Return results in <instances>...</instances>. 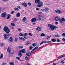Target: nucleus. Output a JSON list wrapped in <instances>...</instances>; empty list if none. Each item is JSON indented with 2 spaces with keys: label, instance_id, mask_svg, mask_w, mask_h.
Returning a JSON list of instances; mask_svg holds the SVG:
<instances>
[{
  "label": "nucleus",
  "instance_id": "1",
  "mask_svg": "<svg viewBox=\"0 0 65 65\" xmlns=\"http://www.w3.org/2000/svg\"><path fill=\"white\" fill-rule=\"evenodd\" d=\"M4 31L6 32L7 36H10V34H9L10 32V29L7 26H5L4 27Z\"/></svg>",
  "mask_w": 65,
  "mask_h": 65
},
{
  "label": "nucleus",
  "instance_id": "2",
  "mask_svg": "<svg viewBox=\"0 0 65 65\" xmlns=\"http://www.w3.org/2000/svg\"><path fill=\"white\" fill-rule=\"evenodd\" d=\"M48 27H49L51 29V30H54L55 29H56L57 27L53 25H51V24H48Z\"/></svg>",
  "mask_w": 65,
  "mask_h": 65
},
{
  "label": "nucleus",
  "instance_id": "3",
  "mask_svg": "<svg viewBox=\"0 0 65 65\" xmlns=\"http://www.w3.org/2000/svg\"><path fill=\"white\" fill-rule=\"evenodd\" d=\"M40 4V5H39V4H38L37 5V6L38 7H40L42 6L43 5V3L42 2H41V4Z\"/></svg>",
  "mask_w": 65,
  "mask_h": 65
},
{
  "label": "nucleus",
  "instance_id": "4",
  "mask_svg": "<svg viewBox=\"0 0 65 65\" xmlns=\"http://www.w3.org/2000/svg\"><path fill=\"white\" fill-rule=\"evenodd\" d=\"M6 15V12H4L2 13L1 15V16L2 18H4L5 17V16Z\"/></svg>",
  "mask_w": 65,
  "mask_h": 65
},
{
  "label": "nucleus",
  "instance_id": "5",
  "mask_svg": "<svg viewBox=\"0 0 65 65\" xmlns=\"http://www.w3.org/2000/svg\"><path fill=\"white\" fill-rule=\"evenodd\" d=\"M48 10H49V8H45L44 9H41V10H42L43 11H44V12H47V11H48Z\"/></svg>",
  "mask_w": 65,
  "mask_h": 65
},
{
  "label": "nucleus",
  "instance_id": "6",
  "mask_svg": "<svg viewBox=\"0 0 65 65\" xmlns=\"http://www.w3.org/2000/svg\"><path fill=\"white\" fill-rule=\"evenodd\" d=\"M55 12L57 13H58L59 14H61L62 13V11L59 10H55Z\"/></svg>",
  "mask_w": 65,
  "mask_h": 65
},
{
  "label": "nucleus",
  "instance_id": "7",
  "mask_svg": "<svg viewBox=\"0 0 65 65\" xmlns=\"http://www.w3.org/2000/svg\"><path fill=\"white\" fill-rule=\"evenodd\" d=\"M31 53L30 52H27L26 53V55L27 57H30V56H31Z\"/></svg>",
  "mask_w": 65,
  "mask_h": 65
},
{
  "label": "nucleus",
  "instance_id": "8",
  "mask_svg": "<svg viewBox=\"0 0 65 65\" xmlns=\"http://www.w3.org/2000/svg\"><path fill=\"white\" fill-rule=\"evenodd\" d=\"M35 3H38V4H41V2L39 0H35Z\"/></svg>",
  "mask_w": 65,
  "mask_h": 65
},
{
  "label": "nucleus",
  "instance_id": "9",
  "mask_svg": "<svg viewBox=\"0 0 65 65\" xmlns=\"http://www.w3.org/2000/svg\"><path fill=\"white\" fill-rule=\"evenodd\" d=\"M18 56L20 57H21L22 56V52L21 51H19V53L18 54Z\"/></svg>",
  "mask_w": 65,
  "mask_h": 65
},
{
  "label": "nucleus",
  "instance_id": "10",
  "mask_svg": "<svg viewBox=\"0 0 65 65\" xmlns=\"http://www.w3.org/2000/svg\"><path fill=\"white\" fill-rule=\"evenodd\" d=\"M20 51H21V53L22 52L23 53V54H25V53H26V50H25V49H22L20 50Z\"/></svg>",
  "mask_w": 65,
  "mask_h": 65
},
{
  "label": "nucleus",
  "instance_id": "11",
  "mask_svg": "<svg viewBox=\"0 0 65 65\" xmlns=\"http://www.w3.org/2000/svg\"><path fill=\"white\" fill-rule=\"evenodd\" d=\"M60 19V17L57 16L55 17V21H59Z\"/></svg>",
  "mask_w": 65,
  "mask_h": 65
},
{
  "label": "nucleus",
  "instance_id": "12",
  "mask_svg": "<svg viewBox=\"0 0 65 65\" xmlns=\"http://www.w3.org/2000/svg\"><path fill=\"white\" fill-rule=\"evenodd\" d=\"M19 38L20 40H22V41H25V39L21 37H19Z\"/></svg>",
  "mask_w": 65,
  "mask_h": 65
},
{
  "label": "nucleus",
  "instance_id": "13",
  "mask_svg": "<svg viewBox=\"0 0 65 65\" xmlns=\"http://www.w3.org/2000/svg\"><path fill=\"white\" fill-rule=\"evenodd\" d=\"M13 39L12 37H10L8 39V40H9V41L10 42H12L13 41Z\"/></svg>",
  "mask_w": 65,
  "mask_h": 65
},
{
  "label": "nucleus",
  "instance_id": "14",
  "mask_svg": "<svg viewBox=\"0 0 65 65\" xmlns=\"http://www.w3.org/2000/svg\"><path fill=\"white\" fill-rule=\"evenodd\" d=\"M36 30L38 31H41L42 29H41V27H39L36 28Z\"/></svg>",
  "mask_w": 65,
  "mask_h": 65
},
{
  "label": "nucleus",
  "instance_id": "15",
  "mask_svg": "<svg viewBox=\"0 0 65 65\" xmlns=\"http://www.w3.org/2000/svg\"><path fill=\"white\" fill-rule=\"evenodd\" d=\"M22 5L24 6V7H27V6H28V5H27V3H22Z\"/></svg>",
  "mask_w": 65,
  "mask_h": 65
},
{
  "label": "nucleus",
  "instance_id": "16",
  "mask_svg": "<svg viewBox=\"0 0 65 65\" xmlns=\"http://www.w3.org/2000/svg\"><path fill=\"white\" fill-rule=\"evenodd\" d=\"M36 21V18H33L32 19L31 21L32 22H34Z\"/></svg>",
  "mask_w": 65,
  "mask_h": 65
},
{
  "label": "nucleus",
  "instance_id": "17",
  "mask_svg": "<svg viewBox=\"0 0 65 65\" xmlns=\"http://www.w3.org/2000/svg\"><path fill=\"white\" fill-rule=\"evenodd\" d=\"M37 48H38V47H35L32 50V51L31 52V53H33L34 52H33L34 51H35V50H36V49H37Z\"/></svg>",
  "mask_w": 65,
  "mask_h": 65
},
{
  "label": "nucleus",
  "instance_id": "18",
  "mask_svg": "<svg viewBox=\"0 0 65 65\" xmlns=\"http://www.w3.org/2000/svg\"><path fill=\"white\" fill-rule=\"evenodd\" d=\"M27 20V18L26 17H24L23 18L22 21L24 23H25L26 22V21Z\"/></svg>",
  "mask_w": 65,
  "mask_h": 65
},
{
  "label": "nucleus",
  "instance_id": "19",
  "mask_svg": "<svg viewBox=\"0 0 65 65\" xmlns=\"http://www.w3.org/2000/svg\"><path fill=\"white\" fill-rule=\"evenodd\" d=\"M41 18H42V16L41 15H39L38 16V20L39 21H41Z\"/></svg>",
  "mask_w": 65,
  "mask_h": 65
},
{
  "label": "nucleus",
  "instance_id": "20",
  "mask_svg": "<svg viewBox=\"0 0 65 65\" xmlns=\"http://www.w3.org/2000/svg\"><path fill=\"white\" fill-rule=\"evenodd\" d=\"M3 36L4 37V38H5V39H7L8 38H7V36L5 34L3 35Z\"/></svg>",
  "mask_w": 65,
  "mask_h": 65
},
{
  "label": "nucleus",
  "instance_id": "21",
  "mask_svg": "<svg viewBox=\"0 0 65 65\" xmlns=\"http://www.w3.org/2000/svg\"><path fill=\"white\" fill-rule=\"evenodd\" d=\"M65 56V55L64 54L60 56H59V57H58V58H63V57H64Z\"/></svg>",
  "mask_w": 65,
  "mask_h": 65
},
{
  "label": "nucleus",
  "instance_id": "22",
  "mask_svg": "<svg viewBox=\"0 0 65 65\" xmlns=\"http://www.w3.org/2000/svg\"><path fill=\"white\" fill-rule=\"evenodd\" d=\"M16 16L17 17H19L20 16V14L19 13H17L16 14Z\"/></svg>",
  "mask_w": 65,
  "mask_h": 65
},
{
  "label": "nucleus",
  "instance_id": "23",
  "mask_svg": "<svg viewBox=\"0 0 65 65\" xmlns=\"http://www.w3.org/2000/svg\"><path fill=\"white\" fill-rule=\"evenodd\" d=\"M7 51L8 53H10V47H9L8 48Z\"/></svg>",
  "mask_w": 65,
  "mask_h": 65
},
{
  "label": "nucleus",
  "instance_id": "24",
  "mask_svg": "<svg viewBox=\"0 0 65 65\" xmlns=\"http://www.w3.org/2000/svg\"><path fill=\"white\" fill-rule=\"evenodd\" d=\"M13 53L12 52H11L8 54V55L9 56H13Z\"/></svg>",
  "mask_w": 65,
  "mask_h": 65
},
{
  "label": "nucleus",
  "instance_id": "25",
  "mask_svg": "<svg viewBox=\"0 0 65 65\" xmlns=\"http://www.w3.org/2000/svg\"><path fill=\"white\" fill-rule=\"evenodd\" d=\"M9 64L10 65H14V63L13 62H10Z\"/></svg>",
  "mask_w": 65,
  "mask_h": 65
},
{
  "label": "nucleus",
  "instance_id": "26",
  "mask_svg": "<svg viewBox=\"0 0 65 65\" xmlns=\"http://www.w3.org/2000/svg\"><path fill=\"white\" fill-rule=\"evenodd\" d=\"M8 17L7 18V19H9L10 17H11V16L9 14H8Z\"/></svg>",
  "mask_w": 65,
  "mask_h": 65
},
{
  "label": "nucleus",
  "instance_id": "27",
  "mask_svg": "<svg viewBox=\"0 0 65 65\" xmlns=\"http://www.w3.org/2000/svg\"><path fill=\"white\" fill-rule=\"evenodd\" d=\"M46 36L45 34L43 33L41 34V36Z\"/></svg>",
  "mask_w": 65,
  "mask_h": 65
},
{
  "label": "nucleus",
  "instance_id": "28",
  "mask_svg": "<svg viewBox=\"0 0 65 65\" xmlns=\"http://www.w3.org/2000/svg\"><path fill=\"white\" fill-rule=\"evenodd\" d=\"M25 59L26 60L28 61V60H29V57H28L27 56H26L25 57Z\"/></svg>",
  "mask_w": 65,
  "mask_h": 65
},
{
  "label": "nucleus",
  "instance_id": "29",
  "mask_svg": "<svg viewBox=\"0 0 65 65\" xmlns=\"http://www.w3.org/2000/svg\"><path fill=\"white\" fill-rule=\"evenodd\" d=\"M36 45H37V44H36V43H34L32 44V46L34 47H35V46Z\"/></svg>",
  "mask_w": 65,
  "mask_h": 65
},
{
  "label": "nucleus",
  "instance_id": "30",
  "mask_svg": "<svg viewBox=\"0 0 65 65\" xmlns=\"http://www.w3.org/2000/svg\"><path fill=\"white\" fill-rule=\"evenodd\" d=\"M51 41L52 42H55L56 41V39H51Z\"/></svg>",
  "mask_w": 65,
  "mask_h": 65
},
{
  "label": "nucleus",
  "instance_id": "31",
  "mask_svg": "<svg viewBox=\"0 0 65 65\" xmlns=\"http://www.w3.org/2000/svg\"><path fill=\"white\" fill-rule=\"evenodd\" d=\"M0 45L1 47H3V46H4V44L3 43H1Z\"/></svg>",
  "mask_w": 65,
  "mask_h": 65
},
{
  "label": "nucleus",
  "instance_id": "32",
  "mask_svg": "<svg viewBox=\"0 0 65 65\" xmlns=\"http://www.w3.org/2000/svg\"><path fill=\"white\" fill-rule=\"evenodd\" d=\"M60 63L61 64H64V63H65V61L64 60H62L61 61Z\"/></svg>",
  "mask_w": 65,
  "mask_h": 65
},
{
  "label": "nucleus",
  "instance_id": "33",
  "mask_svg": "<svg viewBox=\"0 0 65 65\" xmlns=\"http://www.w3.org/2000/svg\"><path fill=\"white\" fill-rule=\"evenodd\" d=\"M19 36H23L24 35V34L20 33L19 34Z\"/></svg>",
  "mask_w": 65,
  "mask_h": 65
},
{
  "label": "nucleus",
  "instance_id": "34",
  "mask_svg": "<svg viewBox=\"0 0 65 65\" xmlns=\"http://www.w3.org/2000/svg\"><path fill=\"white\" fill-rule=\"evenodd\" d=\"M18 47L19 49H21V48L22 49L23 48V47L22 46H18Z\"/></svg>",
  "mask_w": 65,
  "mask_h": 65
},
{
  "label": "nucleus",
  "instance_id": "35",
  "mask_svg": "<svg viewBox=\"0 0 65 65\" xmlns=\"http://www.w3.org/2000/svg\"><path fill=\"white\" fill-rule=\"evenodd\" d=\"M59 20V22H60V23H62L63 22L62 19H60Z\"/></svg>",
  "mask_w": 65,
  "mask_h": 65
},
{
  "label": "nucleus",
  "instance_id": "36",
  "mask_svg": "<svg viewBox=\"0 0 65 65\" xmlns=\"http://www.w3.org/2000/svg\"><path fill=\"white\" fill-rule=\"evenodd\" d=\"M61 19H62V21H63V22H65V18H61Z\"/></svg>",
  "mask_w": 65,
  "mask_h": 65
},
{
  "label": "nucleus",
  "instance_id": "37",
  "mask_svg": "<svg viewBox=\"0 0 65 65\" xmlns=\"http://www.w3.org/2000/svg\"><path fill=\"white\" fill-rule=\"evenodd\" d=\"M29 48L30 50H32V49H33V46H30L29 47Z\"/></svg>",
  "mask_w": 65,
  "mask_h": 65
},
{
  "label": "nucleus",
  "instance_id": "38",
  "mask_svg": "<svg viewBox=\"0 0 65 65\" xmlns=\"http://www.w3.org/2000/svg\"><path fill=\"white\" fill-rule=\"evenodd\" d=\"M11 25L12 26H13V27H14V26H15V24H14V23L12 22V23H11Z\"/></svg>",
  "mask_w": 65,
  "mask_h": 65
},
{
  "label": "nucleus",
  "instance_id": "39",
  "mask_svg": "<svg viewBox=\"0 0 65 65\" xmlns=\"http://www.w3.org/2000/svg\"><path fill=\"white\" fill-rule=\"evenodd\" d=\"M3 54H2L1 55V56L0 57V59H1V58H2V57H3Z\"/></svg>",
  "mask_w": 65,
  "mask_h": 65
},
{
  "label": "nucleus",
  "instance_id": "40",
  "mask_svg": "<svg viewBox=\"0 0 65 65\" xmlns=\"http://www.w3.org/2000/svg\"><path fill=\"white\" fill-rule=\"evenodd\" d=\"M28 35V34L27 33H25L24 34V35L25 36H27Z\"/></svg>",
  "mask_w": 65,
  "mask_h": 65
},
{
  "label": "nucleus",
  "instance_id": "41",
  "mask_svg": "<svg viewBox=\"0 0 65 65\" xmlns=\"http://www.w3.org/2000/svg\"><path fill=\"white\" fill-rule=\"evenodd\" d=\"M50 37L51 36H47L46 37V38H47V39H49V38H50Z\"/></svg>",
  "mask_w": 65,
  "mask_h": 65
},
{
  "label": "nucleus",
  "instance_id": "42",
  "mask_svg": "<svg viewBox=\"0 0 65 65\" xmlns=\"http://www.w3.org/2000/svg\"><path fill=\"white\" fill-rule=\"evenodd\" d=\"M17 40H18V38H15V42H17Z\"/></svg>",
  "mask_w": 65,
  "mask_h": 65
},
{
  "label": "nucleus",
  "instance_id": "43",
  "mask_svg": "<svg viewBox=\"0 0 65 65\" xmlns=\"http://www.w3.org/2000/svg\"><path fill=\"white\" fill-rule=\"evenodd\" d=\"M14 9L17 11H18L19 10V9L17 8H14Z\"/></svg>",
  "mask_w": 65,
  "mask_h": 65
},
{
  "label": "nucleus",
  "instance_id": "44",
  "mask_svg": "<svg viewBox=\"0 0 65 65\" xmlns=\"http://www.w3.org/2000/svg\"><path fill=\"white\" fill-rule=\"evenodd\" d=\"M29 35H30V36H32V35H33V34L31 33H29Z\"/></svg>",
  "mask_w": 65,
  "mask_h": 65
},
{
  "label": "nucleus",
  "instance_id": "45",
  "mask_svg": "<svg viewBox=\"0 0 65 65\" xmlns=\"http://www.w3.org/2000/svg\"><path fill=\"white\" fill-rule=\"evenodd\" d=\"M13 13H14V11H12L11 12V14H12Z\"/></svg>",
  "mask_w": 65,
  "mask_h": 65
},
{
  "label": "nucleus",
  "instance_id": "46",
  "mask_svg": "<svg viewBox=\"0 0 65 65\" xmlns=\"http://www.w3.org/2000/svg\"><path fill=\"white\" fill-rule=\"evenodd\" d=\"M42 42L43 43H47L46 41H43Z\"/></svg>",
  "mask_w": 65,
  "mask_h": 65
},
{
  "label": "nucleus",
  "instance_id": "47",
  "mask_svg": "<svg viewBox=\"0 0 65 65\" xmlns=\"http://www.w3.org/2000/svg\"><path fill=\"white\" fill-rule=\"evenodd\" d=\"M47 43H51L52 42L51 41H46Z\"/></svg>",
  "mask_w": 65,
  "mask_h": 65
},
{
  "label": "nucleus",
  "instance_id": "48",
  "mask_svg": "<svg viewBox=\"0 0 65 65\" xmlns=\"http://www.w3.org/2000/svg\"><path fill=\"white\" fill-rule=\"evenodd\" d=\"M7 65V63H4L2 64V65Z\"/></svg>",
  "mask_w": 65,
  "mask_h": 65
},
{
  "label": "nucleus",
  "instance_id": "49",
  "mask_svg": "<svg viewBox=\"0 0 65 65\" xmlns=\"http://www.w3.org/2000/svg\"><path fill=\"white\" fill-rule=\"evenodd\" d=\"M55 36L56 37H59V35L57 34L55 35Z\"/></svg>",
  "mask_w": 65,
  "mask_h": 65
},
{
  "label": "nucleus",
  "instance_id": "50",
  "mask_svg": "<svg viewBox=\"0 0 65 65\" xmlns=\"http://www.w3.org/2000/svg\"><path fill=\"white\" fill-rule=\"evenodd\" d=\"M16 58L17 59V60H20V57H16Z\"/></svg>",
  "mask_w": 65,
  "mask_h": 65
},
{
  "label": "nucleus",
  "instance_id": "51",
  "mask_svg": "<svg viewBox=\"0 0 65 65\" xmlns=\"http://www.w3.org/2000/svg\"><path fill=\"white\" fill-rule=\"evenodd\" d=\"M62 36H64L65 37V33H63L62 34Z\"/></svg>",
  "mask_w": 65,
  "mask_h": 65
},
{
  "label": "nucleus",
  "instance_id": "52",
  "mask_svg": "<svg viewBox=\"0 0 65 65\" xmlns=\"http://www.w3.org/2000/svg\"><path fill=\"white\" fill-rule=\"evenodd\" d=\"M55 25H58V22H56L55 23Z\"/></svg>",
  "mask_w": 65,
  "mask_h": 65
},
{
  "label": "nucleus",
  "instance_id": "53",
  "mask_svg": "<svg viewBox=\"0 0 65 65\" xmlns=\"http://www.w3.org/2000/svg\"><path fill=\"white\" fill-rule=\"evenodd\" d=\"M28 4L30 6H31V5H32V4H31V3L30 2L28 3Z\"/></svg>",
  "mask_w": 65,
  "mask_h": 65
},
{
  "label": "nucleus",
  "instance_id": "54",
  "mask_svg": "<svg viewBox=\"0 0 65 65\" xmlns=\"http://www.w3.org/2000/svg\"><path fill=\"white\" fill-rule=\"evenodd\" d=\"M63 41H65V39L64 38H63L62 39Z\"/></svg>",
  "mask_w": 65,
  "mask_h": 65
},
{
  "label": "nucleus",
  "instance_id": "55",
  "mask_svg": "<svg viewBox=\"0 0 65 65\" xmlns=\"http://www.w3.org/2000/svg\"><path fill=\"white\" fill-rule=\"evenodd\" d=\"M30 44V43L29 42H27L26 43V45H28V44Z\"/></svg>",
  "mask_w": 65,
  "mask_h": 65
},
{
  "label": "nucleus",
  "instance_id": "56",
  "mask_svg": "<svg viewBox=\"0 0 65 65\" xmlns=\"http://www.w3.org/2000/svg\"><path fill=\"white\" fill-rule=\"evenodd\" d=\"M57 42H60V40L57 39Z\"/></svg>",
  "mask_w": 65,
  "mask_h": 65
},
{
  "label": "nucleus",
  "instance_id": "57",
  "mask_svg": "<svg viewBox=\"0 0 65 65\" xmlns=\"http://www.w3.org/2000/svg\"><path fill=\"white\" fill-rule=\"evenodd\" d=\"M18 31H21V29L20 28H19L18 29Z\"/></svg>",
  "mask_w": 65,
  "mask_h": 65
},
{
  "label": "nucleus",
  "instance_id": "58",
  "mask_svg": "<svg viewBox=\"0 0 65 65\" xmlns=\"http://www.w3.org/2000/svg\"><path fill=\"white\" fill-rule=\"evenodd\" d=\"M36 10H39V9L38 8H36Z\"/></svg>",
  "mask_w": 65,
  "mask_h": 65
},
{
  "label": "nucleus",
  "instance_id": "59",
  "mask_svg": "<svg viewBox=\"0 0 65 65\" xmlns=\"http://www.w3.org/2000/svg\"><path fill=\"white\" fill-rule=\"evenodd\" d=\"M3 1H7L8 0H2Z\"/></svg>",
  "mask_w": 65,
  "mask_h": 65
},
{
  "label": "nucleus",
  "instance_id": "60",
  "mask_svg": "<svg viewBox=\"0 0 65 65\" xmlns=\"http://www.w3.org/2000/svg\"><path fill=\"white\" fill-rule=\"evenodd\" d=\"M43 44V43L42 42L40 43V45H41V44Z\"/></svg>",
  "mask_w": 65,
  "mask_h": 65
},
{
  "label": "nucleus",
  "instance_id": "61",
  "mask_svg": "<svg viewBox=\"0 0 65 65\" xmlns=\"http://www.w3.org/2000/svg\"><path fill=\"white\" fill-rule=\"evenodd\" d=\"M56 64H57V63H54L53 65H56Z\"/></svg>",
  "mask_w": 65,
  "mask_h": 65
},
{
  "label": "nucleus",
  "instance_id": "62",
  "mask_svg": "<svg viewBox=\"0 0 65 65\" xmlns=\"http://www.w3.org/2000/svg\"><path fill=\"white\" fill-rule=\"evenodd\" d=\"M24 38H25V39H26V38H26V37H25V36H24L23 37Z\"/></svg>",
  "mask_w": 65,
  "mask_h": 65
},
{
  "label": "nucleus",
  "instance_id": "63",
  "mask_svg": "<svg viewBox=\"0 0 65 65\" xmlns=\"http://www.w3.org/2000/svg\"><path fill=\"white\" fill-rule=\"evenodd\" d=\"M17 7H18V8H20V6H17Z\"/></svg>",
  "mask_w": 65,
  "mask_h": 65
},
{
  "label": "nucleus",
  "instance_id": "64",
  "mask_svg": "<svg viewBox=\"0 0 65 65\" xmlns=\"http://www.w3.org/2000/svg\"><path fill=\"white\" fill-rule=\"evenodd\" d=\"M14 20L15 21L18 20L17 19V18H15Z\"/></svg>",
  "mask_w": 65,
  "mask_h": 65
}]
</instances>
